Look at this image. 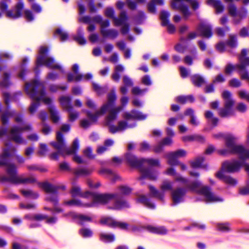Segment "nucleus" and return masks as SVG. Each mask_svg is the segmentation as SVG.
I'll return each instance as SVG.
<instances>
[{
	"label": "nucleus",
	"mask_w": 249,
	"mask_h": 249,
	"mask_svg": "<svg viewBox=\"0 0 249 249\" xmlns=\"http://www.w3.org/2000/svg\"><path fill=\"white\" fill-rule=\"evenodd\" d=\"M25 90L30 98L34 101L32 102L29 107V111L31 114H34L40 105V102L42 101L45 104L52 105V99L45 97L46 89L44 84L38 80H34L25 85Z\"/></svg>",
	"instance_id": "f257e3e1"
},
{
	"label": "nucleus",
	"mask_w": 249,
	"mask_h": 249,
	"mask_svg": "<svg viewBox=\"0 0 249 249\" xmlns=\"http://www.w3.org/2000/svg\"><path fill=\"white\" fill-rule=\"evenodd\" d=\"M56 139V142L53 141L50 142V145L57 150V152H53L50 155L49 157L51 160H58L59 155L65 157L66 155H72L77 153L79 148V141L77 139L74 140L71 148L66 147L62 132H57Z\"/></svg>",
	"instance_id": "f03ea898"
},
{
	"label": "nucleus",
	"mask_w": 249,
	"mask_h": 249,
	"mask_svg": "<svg viewBox=\"0 0 249 249\" xmlns=\"http://www.w3.org/2000/svg\"><path fill=\"white\" fill-rule=\"evenodd\" d=\"M125 159L127 163L133 168L138 169L141 173V176L138 179L142 181L145 178H148L150 180H156L157 175L156 172L151 167H144L143 166V158H138L131 152H127L125 154Z\"/></svg>",
	"instance_id": "7ed1b4c3"
},
{
	"label": "nucleus",
	"mask_w": 249,
	"mask_h": 249,
	"mask_svg": "<svg viewBox=\"0 0 249 249\" xmlns=\"http://www.w3.org/2000/svg\"><path fill=\"white\" fill-rule=\"evenodd\" d=\"M186 189L197 194L203 196L207 202L221 201L222 199L215 196L212 192V189L208 186H202L200 181L196 180L190 182L186 185Z\"/></svg>",
	"instance_id": "20e7f679"
},
{
	"label": "nucleus",
	"mask_w": 249,
	"mask_h": 249,
	"mask_svg": "<svg viewBox=\"0 0 249 249\" xmlns=\"http://www.w3.org/2000/svg\"><path fill=\"white\" fill-rule=\"evenodd\" d=\"M49 49L45 46H41L39 50V54L36 57V67L35 71L36 73L39 72V68L42 66H45L47 68L51 69H57L63 71L62 67L58 65L54 64V59L53 57H47Z\"/></svg>",
	"instance_id": "39448f33"
},
{
	"label": "nucleus",
	"mask_w": 249,
	"mask_h": 249,
	"mask_svg": "<svg viewBox=\"0 0 249 249\" xmlns=\"http://www.w3.org/2000/svg\"><path fill=\"white\" fill-rule=\"evenodd\" d=\"M224 140L225 145L229 149L230 153L238 154L239 159L241 160V156L243 153L245 154V156H249L248 154L249 153L245 151V148L243 145L235 144L236 138L232 134L230 133L226 134Z\"/></svg>",
	"instance_id": "423d86ee"
},
{
	"label": "nucleus",
	"mask_w": 249,
	"mask_h": 249,
	"mask_svg": "<svg viewBox=\"0 0 249 249\" xmlns=\"http://www.w3.org/2000/svg\"><path fill=\"white\" fill-rule=\"evenodd\" d=\"M222 97L224 100V107L218 111L219 115L222 118H225L232 114L231 109L235 104V101L231 98V93L227 90H224Z\"/></svg>",
	"instance_id": "0eeeda50"
},
{
	"label": "nucleus",
	"mask_w": 249,
	"mask_h": 249,
	"mask_svg": "<svg viewBox=\"0 0 249 249\" xmlns=\"http://www.w3.org/2000/svg\"><path fill=\"white\" fill-rule=\"evenodd\" d=\"M186 151L183 149H179L175 151L170 152L166 154L165 157L168 159V163L171 166H177L179 163L178 158L185 157Z\"/></svg>",
	"instance_id": "6e6552de"
},
{
	"label": "nucleus",
	"mask_w": 249,
	"mask_h": 249,
	"mask_svg": "<svg viewBox=\"0 0 249 249\" xmlns=\"http://www.w3.org/2000/svg\"><path fill=\"white\" fill-rule=\"evenodd\" d=\"M243 162L234 160L232 162L226 161L222 163L221 170L223 172L232 173L238 172L243 166Z\"/></svg>",
	"instance_id": "1a4fd4ad"
},
{
	"label": "nucleus",
	"mask_w": 249,
	"mask_h": 249,
	"mask_svg": "<svg viewBox=\"0 0 249 249\" xmlns=\"http://www.w3.org/2000/svg\"><path fill=\"white\" fill-rule=\"evenodd\" d=\"M187 193V189L178 187L172 192L171 196L173 200L172 206L176 205L184 201V197Z\"/></svg>",
	"instance_id": "9d476101"
},
{
	"label": "nucleus",
	"mask_w": 249,
	"mask_h": 249,
	"mask_svg": "<svg viewBox=\"0 0 249 249\" xmlns=\"http://www.w3.org/2000/svg\"><path fill=\"white\" fill-rule=\"evenodd\" d=\"M117 196V193L95 194L93 195V201L95 203L106 204L114 197H116Z\"/></svg>",
	"instance_id": "9b49d317"
},
{
	"label": "nucleus",
	"mask_w": 249,
	"mask_h": 249,
	"mask_svg": "<svg viewBox=\"0 0 249 249\" xmlns=\"http://www.w3.org/2000/svg\"><path fill=\"white\" fill-rule=\"evenodd\" d=\"M116 99L117 97L115 90L112 89L107 95V103L103 105L101 107L102 113H106L107 110L113 108L115 105Z\"/></svg>",
	"instance_id": "f8f14e48"
},
{
	"label": "nucleus",
	"mask_w": 249,
	"mask_h": 249,
	"mask_svg": "<svg viewBox=\"0 0 249 249\" xmlns=\"http://www.w3.org/2000/svg\"><path fill=\"white\" fill-rule=\"evenodd\" d=\"M25 131L23 127L14 126L10 131L11 135V140L17 143L20 144L23 142V140L21 137V133Z\"/></svg>",
	"instance_id": "ddd939ff"
},
{
	"label": "nucleus",
	"mask_w": 249,
	"mask_h": 249,
	"mask_svg": "<svg viewBox=\"0 0 249 249\" xmlns=\"http://www.w3.org/2000/svg\"><path fill=\"white\" fill-rule=\"evenodd\" d=\"M114 198H115V200L113 205L112 206H108V209L120 210L124 208H129L130 206L128 202L122 196L120 197L118 194V196Z\"/></svg>",
	"instance_id": "4468645a"
},
{
	"label": "nucleus",
	"mask_w": 249,
	"mask_h": 249,
	"mask_svg": "<svg viewBox=\"0 0 249 249\" xmlns=\"http://www.w3.org/2000/svg\"><path fill=\"white\" fill-rule=\"evenodd\" d=\"M199 33V36L203 37L209 38L213 36L212 27L211 25L205 22H201L197 27Z\"/></svg>",
	"instance_id": "2eb2a0df"
},
{
	"label": "nucleus",
	"mask_w": 249,
	"mask_h": 249,
	"mask_svg": "<svg viewBox=\"0 0 249 249\" xmlns=\"http://www.w3.org/2000/svg\"><path fill=\"white\" fill-rule=\"evenodd\" d=\"M16 151V148L14 147H12L10 149L8 148L4 149L2 154L0 156V165L7 166L9 164L8 158L13 156Z\"/></svg>",
	"instance_id": "dca6fc26"
},
{
	"label": "nucleus",
	"mask_w": 249,
	"mask_h": 249,
	"mask_svg": "<svg viewBox=\"0 0 249 249\" xmlns=\"http://www.w3.org/2000/svg\"><path fill=\"white\" fill-rule=\"evenodd\" d=\"M235 70L239 74V72H243L245 70V68L243 66L240 65L239 63L236 65H233L231 63H229L225 67L224 72L227 75H230Z\"/></svg>",
	"instance_id": "f3484780"
},
{
	"label": "nucleus",
	"mask_w": 249,
	"mask_h": 249,
	"mask_svg": "<svg viewBox=\"0 0 249 249\" xmlns=\"http://www.w3.org/2000/svg\"><path fill=\"white\" fill-rule=\"evenodd\" d=\"M216 178L222 180L226 184L232 186H235L237 183V180L229 176H226L224 174L222 171H219L215 175Z\"/></svg>",
	"instance_id": "a211bd4d"
},
{
	"label": "nucleus",
	"mask_w": 249,
	"mask_h": 249,
	"mask_svg": "<svg viewBox=\"0 0 249 249\" xmlns=\"http://www.w3.org/2000/svg\"><path fill=\"white\" fill-rule=\"evenodd\" d=\"M59 101L63 108L68 112H72L73 108L71 105V98L70 96H62L59 98Z\"/></svg>",
	"instance_id": "6ab92c4d"
},
{
	"label": "nucleus",
	"mask_w": 249,
	"mask_h": 249,
	"mask_svg": "<svg viewBox=\"0 0 249 249\" xmlns=\"http://www.w3.org/2000/svg\"><path fill=\"white\" fill-rule=\"evenodd\" d=\"M145 228L150 232L154 234L165 235L167 233V230L164 226L154 227L149 225L146 226Z\"/></svg>",
	"instance_id": "aec40b11"
},
{
	"label": "nucleus",
	"mask_w": 249,
	"mask_h": 249,
	"mask_svg": "<svg viewBox=\"0 0 249 249\" xmlns=\"http://www.w3.org/2000/svg\"><path fill=\"white\" fill-rule=\"evenodd\" d=\"M39 187L43 189L46 193L57 194L59 186H54L48 182H38Z\"/></svg>",
	"instance_id": "412c9836"
},
{
	"label": "nucleus",
	"mask_w": 249,
	"mask_h": 249,
	"mask_svg": "<svg viewBox=\"0 0 249 249\" xmlns=\"http://www.w3.org/2000/svg\"><path fill=\"white\" fill-rule=\"evenodd\" d=\"M100 33L104 38H110L111 39L116 38L119 35L118 31L114 29H100Z\"/></svg>",
	"instance_id": "4be33fe9"
},
{
	"label": "nucleus",
	"mask_w": 249,
	"mask_h": 249,
	"mask_svg": "<svg viewBox=\"0 0 249 249\" xmlns=\"http://www.w3.org/2000/svg\"><path fill=\"white\" fill-rule=\"evenodd\" d=\"M248 51L246 49L241 50L240 54L238 56L239 64L243 66L245 69L249 67V57H247Z\"/></svg>",
	"instance_id": "5701e85b"
},
{
	"label": "nucleus",
	"mask_w": 249,
	"mask_h": 249,
	"mask_svg": "<svg viewBox=\"0 0 249 249\" xmlns=\"http://www.w3.org/2000/svg\"><path fill=\"white\" fill-rule=\"evenodd\" d=\"M205 160V158L202 156L197 157L194 161H190L191 166L192 168L196 169L198 168H202L207 169V165H203Z\"/></svg>",
	"instance_id": "b1692460"
},
{
	"label": "nucleus",
	"mask_w": 249,
	"mask_h": 249,
	"mask_svg": "<svg viewBox=\"0 0 249 249\" xmlns=\"http://www.w3.org/2000/svg\"><path fill=\"white\" fill-rule=\"evenodd\" d=\"M6 172L11 178H14V180L17 181L18 178V170L17 166L14 163H9L7 166Z\"/></svg>",
	"instance_id": "393cba45"
},
{
	"label": "nucleus",
	"mask_w": 249,
	"mask_h": 249,
	"mask_svg": "<svg viewBox=\"0 0 249 249\" xmlns=\"http://www.w3.org/2000/svg\"><path fill=\"white\" fill-rule=\"evenodd\" d=\"M137 201L142 203L147 208L150 209H155L156 205L154 203H152L150 199L148 198L144 195H141L137 199Z\"/></svg>",
	"instance_id": "a878e982"
},
{
	"label": "nucleus",
	"mask_w": 249,
	"mask_h": 249,
	"mask_svg": "<svg viewBox=\"0 0 249 249\" xmlns=\"http://www.w3.org/2000/svg\"><path fill=\"white\" fill-rule=\"evenodd\" d=\"M176 101L178 103L184 105L187 103H194L195 101V98L192 94L188 95H179L176 97Z\"/></svg>",
	"instance_id": "bb28decb"
},
{
	"label": "nucleus",
	"mask_w": 249,
	"mask_h": 249,
	"mask_svg": "<svg viewBox=\"0 0 249 249\" xmlns=\"http://www.w3.org/2000/svg\"><path fill=\"white\" fill-rule=\"evenodd\" d=\"M207 3L209 6L213 7L217 13H220L224 10V7L220 0H207Z\"/></svg>",
	"instance_id": "cd10ccee"
},
{
	"label": "nucleus",
	"mask_w": 249,
	"mask_h": 249,
	"mask_svg": "<svg viewBox=\"0 0 249 249\" xmlns=\"http://www.w3.org/2000/svg\"><path fill=\"white\" fill-rule=\"evenodd\" d=\"M72 217L73 218L78 220V224L82 226L84 225V222L92 221V218L91 217L82 214L73 213L72 215Z\"/></svg>",
	"instance_id": "c85d7f7f"
},
{
	"label": "nucleus",
	"mask_w": 249,
	"mask_h": 249,
	"mask_svg": "<svg viewBox=\"0 0 249 249\" xmlns=\"http://www.w3.org/2000/svg\"><path fill=\"white\" fill-rule=\"evenodd\" d=\"M48 110L50 118L53 123H57L59 120V112L53 105L49 106Z\"/></svg>",
	"instance_id": "c756f323"
},
{
	"label": "nucleus",
	"mask_w": 249,
	"mask_h": 249,
	"mask_svg": "<svg viewBox=\"0 0 249 249\" xmlns=\"http://www.w3.org/2000/svg\"><path fill=\"white\" fill-rule=\"evenodd\" d=\"M191 80L193 84L196 87H201L205 83L204 78L201 75L196 74L191 77Z\"/></svg>",
	"instance_id": "7c9ffc66"
},
{
	"label": "nucleus",
	"mask_w": 249,
	"mask_h": 249,
	"mask_svg": "<svg viewBox=\"0 0 249 249\" xmlns=\"http://www.w3.org/2000/svg\"><path fill=\"white\" fill-rule=\"evenodd\" d=\"M93 170L88 168H79L75 169L73 173L77 177L87 176L92 173Z\"/></svg>",
	"instance_id": "2f4dec72"
},
{
	"label": "nucleus",
	"mask_w": 249,
	"mask_h": 249,
	"mask_svg": "<svg viewBox=\"0 0 249 249\" xmlns=\"http://www.w3.org/2000/svg\"><path fill=\"white\" fill-rule=\"evenodd\" d=\"M121 107H118L116 108H112L109 110V113L107 118V122L111 123L117 118V114L122 110Z\"/></svg>",
	"instance_id": "473e14b6"
},
{
	"label": "nucleus",
	"mask_w": 249,
	"mask_h": 249,
	"mask_svg": "<svg viewBox=\"0 0 249 249\" xmlns=\"http://www.w3.org/2000/svg\"><path fill=\"white\" fill-rule=\"evenodd\" d=\"M112 18L115 26H122L128 23V17H110Z\"/></svg>",
	"instance_id": "72a5a7b5"
},
{
	"label": "nucleus",
	"mask_w": 249,
	"mask_h": 249,
	"mask_svg": "<svg viewBox=\"0 0 249 249\" xmlns=\"http://www.w3.org/2000/svg\"><path fill=\"white\" fill-rule=\"evenodd\" d=\"M99 238L101 241L105 243H111L115 240V236L113 233H101Z\"/></svg>",
	"instance_id": "f704fd0d"
},
{
	"label": "nucleus",
	"mask_w": 249,
	"mask_h": 249,
	"mask_svg": "<svg viewBox=\"0 0 249 249\" xmlns=\"http://www.w3.org/2000/svg\"><path fill=\"white\" fill-rule=\"evenodd\" d=\"M149 189L153 197L157 198L161 201H164V194L163 192H160L152 185H149Z\"/></svg>",
	"instance_id": "c9c22d12"
},
{
	"label": "nucleus",
	"mask_w": 249,
	"mask_h": 249,
	"mask_svg": "<svg viewBox=\"0 0 249 249\" xmlns=\"http://www.w3.org/2000/svg\"><path fill=\"white\" fill-rule=\"evenodd\" d=\"M64 204L69 206H76L79 207H90L93 206L92 204H83L79 199H72L69 201H65Z\"/></svg>",
	"instance_id": "e433bc0d"
},
{
	"label": "nucleus",
	"mask_w": 249,
	"mask_h": 249,
	"mask_svg": "<svg viewBox=\"0 0 249 249\" xmlns=\"http://www.w3.org/2000/svg\"><path fill=\"white\" fill-rule=\"evenodd\" d=\"M172 7L181 11L183 13H187L188 9L186 7L182 5L181 0H174L172 2Z\"/></svg>",
	"instance_id": "4c0bfd02"
},
{
	"label": "nucleus",
	"mask_w": 249,
	"mask_h": 249,
	"mask_svg": "<svg viewBox=\"0 0 249 249\" xmlns=\"http://www.w3.org/2000/svg\"><path fill=\"white\" fill-rule=\"evenodd\" d=\"M128 227L129 224L127 223L118 221L114 219L111 228H119L122 230L128 231Z\"/></svg>",
	"instance_id": "58836bf2"
},
{
	"label": "nucleus",
	"mask_w": 249,
	"mask_h": 249,
	"mask_svg": "<svg viewBox=\"0 0 249 249\" xmlns=\"http://www.w3.org/2000/svg\"><path fill=\"white\" fill-rule=\"evenodd\" d=\"M183 1H186L187 2H188L192 8V9L194 10H197L200 5V2L198 1V0H181V3L183 6L186 7L188 8L186 6L184 5L183 3ZM188 9V8H187ZM183 14L186 15H189L190 14V13L189 12V9H188L187 13L184 14L181 11H180Z\"/></svg>",
	"instance_id": "ea45409f"
},
{
	"label": "nucleus",
	"mask_w": 249,
	"mask_h": 249,
	"mask_svg": "<svg viewBox=\"0 0 249 249\" xmlns=\"http://www.w3.org/2000/svg\"><path fill=\"white\" fill-rule=\"evenodd\" d=\"M92 87L93 90L96 92L99 95L105 94L108 90L107 86H105L101 87L94 82H92Z\"/></svg>",
	"instance_id": "a19ab883"
},
{
	"label": "nucleus",
	"mask_w": 249,
	"mask_h": 249,
	"mask_svg": "<svg viewBox=\"0 0 249 249\" xmlns=\"http://www.w3.org/2000/svg\"><path fill=\"white\" fill-rule=\"evenodd\" d=\"M86 114L87 117L90 119V121L91 123L96 122L98 117L100 115H103L105 113H102L101 108L100 110L96 111L94 114H92L90 111L87 110Z\"/></svg>",
	"instance_id": "79ce46f5"
},
{
	"label": "nucleus",
	"mask_w": 249,
	"mask_h": 249,
	"mask_svg": "<svg viewBox=\"0 0 249 249\" xmlns=\"http://www.w3.org/2000/svg\"><path fill=\"white\" fill-rule=\"evenodd\" d=\"M74 40L77 42L80 45H84L86 44L87 41L83 36V33L81 29H78L77 31V36L73 38Z\"/></svg>",
	"instance_id": "37998d69"
},
{
	"label": "nucleus",
	"mask_w": 249,
	"mask_h": 249,
	"mask_svg": "<svg viewBox=\"0 0 249 249\" xmlns=\"http://www.w3.org/2000/svg\"><path fill=\"white\" fill-rule=\"evenodd\" d=\"M136 123L128 124L126 121H120L118 123V127L120 131H124L127 128H133L136 126Z\"/></svg>",
	"instance_id": "c03bdc74"
},
{
	"label": "nucleus",
	"mask_w": 249,
	"mask_h": 249,
	"mask_svg": "<svg viewBox=\"0 0 249 249\" xmlns=\"http://www.w3.org/2000/svg\"><path fill=\"white\" fill-rule=\"evenodd\" d=\"M20 192L23 196L26 197H31L33 199H36L39 196V195L37 193L31 190H22Z\"/></svg>",
	"instance_id": "a18cd8bd"
},
{
	"label": "nucleus",
	"mask_w": 249,
	"mask_h": 249,
	"mask_svg": "<svg viewBox=\"0 0 249 249\" xmlns=\"http://www.w3.org/2000/svg\"><path fill=\"white\" fill-rule=\"evenodd\" d=\"M226 44L231 48L237 47L238 43L236 36L233 35H230L229 39L226 42Z\"/></svg>",
	"instance_id": "49530a36"
},
{
	"label": "nucleus",
	"mask_w": 249,
	"mask_h": 249,
	"mask_svg": "<svg viewBox=\"0 0 249 249\" xmlns=\"http://www.w3.org/2000/svg\"><path fill=\"white\" fill-rule=\"evenodd\" d=\"M70 193L73 198L77 196L80 197L82 193L81 188L79 186L74 185L71 187Z\"/></svg>",
	"instance_id": "de8ad7c7"
},
{
	"label": "nucleus",
	"mask_w": 249,
	"mask_h": 249,
	"mask_svg": "<svg viewBox=\"0 0 249 249\" xmlns=\"http://www.w3.org/2000/svg\"><path fill=\"white\" fill-rule=\"evenodd\" d=\"M114 219L110 216L103 217L99 221V223L103 225H106L111 228Z\"/></svg>",
	"instance_id": "09e8293b"
},
{
	"label": "nucleus",
	"mask_w": 249,
	"mask_h": 249,
	"mask_svg": "<svg viewBox=\"0 0 249 249\" xmlns=\"http://www.w3.org/2000/svg\"><path fill=\"white\" fill-rule=\"evenodd\" d=\"M36 182V179L34 177H30L26 178H18L16 184H26V183H33Z\"/></svg>",
	"instance_id": "8fccbe9b"
},
{
	"label": "nucleus",
	"mask_w": 249,
	"mask_h": 249,
	"mask_svg": "<svg viewBox=\"0 0 249 249\" xmlns=\"http://www.w3.org/2000/svg\"><path fill=\"white\" fill-rule=\"evenodd\" d=\"M143 164L146 163L148 165L150 166H158L160 167V162L159 160L158 159H155L153 158H148V159H144L143 158Z\"/></svg>",
	"instance_id": "3c124183"
},
{
	"label": "nucleus",
	"mask_w": 249,
	"mask_h": 249,
	"mask_svg": "<svg viewBox=\"0 0 249 249\" xmlns=\"http://www.w3.org/2000/svg\"><path fill=\"white\" fill-rule=\"evenodd\" d=\"M131 113L133 114L134 120H144L147 118V115L143 114L142 112L138 111L136 109H132L131 110Z\"/></svg>",
	"instance_id": "603ef678"
},
{
	"label": "nucleus",
	"mask_w": 249,
	"mask_h": 249,
	"mask_svg": "<svg viewBox=\"0 0 249 249\" xmlns=\"http://www.w3.org/2000/svg\"><path fill=\"white\" fill-rule=\"evenodd\" d=\"M10 74L7 72H4L3 74V78L2 81L0 83V86L8 88L11 85L10 81Z\"/></svg>",
	"instance_id": "864d4df0"
},
{
	"label": "nucleus",
	"mask_w": 249,
	"mask_h": 249,
	"mask_svg": "<svg viewBox=\"0 0 249 249\" xmlns=\"http://www.w3.org/2000/svg\"><path fill=\"white\" fill-rule=\"evenodd\" d=\"M79 233L84 238H89L92 236V231L88 228H82L79 230Z\"/></svg>",
	"instance_id": "5fc2aeb1"
},
{
	"label": "nucleus",
	"mask_w": 249,
	"mask_h": 249,
	"mask_svg": "<svg viewBox=\"0 0 249 249\" xmlns=\"http://www.w3.org/2000/svg\"><path fill=\"white\" fill-rule=\"evenodd\" d=\"M217 229L222 232H229L231 231L230 225L229 223H218Z\"/></svg>",
	"instance_id": "6e6d98bb"
},
{
	"label": "nucleus",
	"mask_w": 249,
	"mask_h": 249,
	"mask_svg": "<svg viewBox=\"0 0 249 249\" xmlns=\"http://www.w3.org/2000/svg\"><path fill=\"white\" fill-rule=\"evenodd\" d=\"M213 113L211 111H206L205 113V117L206 119L212 118V123L214 127L217 126L218 122V119L216 117H213Z\"/></svg>",
	"instance_id": "4d7b16f0"
},
{
	"label": "nucleus",
	"mask_w": 249,
	"mask_h": 249,
	"mask_svg": "<svg viewBox=\"0 0 249 249\" xmlns=\"http://www.w3.org/2000/svg\"><path fill=\"white\" fill-rule=\"evenodd\" d=\"M99 173L100 174H107L108 175L112 176L114 177V180H116L120 178L119 175L113 173L112 170L107 168H103L99 171Z\"/></svg>",
	"instance_id": "13d9d810"
},
{
	"label": "nucleus",
	"mask_w": 249,
	"mask_h": 249,
	"mask_svg": "<svg viewBox=\"0 0 249 249\" xmlns=\"http://www.w3.org/2000/svg\"><path fill=\"white\" fill-rule=\"evenodd\" d=\"M45 200L47 201H49L53 203V205L54 206H57L58 204V198L57 193V194H53L51 195L50 196H48L46 197Z\"/></svg>",
	"instance_id": "bf43d9fd"
},
{
	"label": "nucleus",
	"mask_w": 249,
	"mask_h": 249,
	"mask_svg": "<svg viewBox=\"0 0 249 249\" xmlns=\"http://www.w3.org/2000/svg\"><path fill=\"white\" fill-rule=\"evenodd\" d=\"M163 3V0H153L148 4V10L151 13H154L155 10V4H161Z\"/></svg>",
	"instance_id": "052dcab7"
},
{
	"label": "nucleus",
	"mask_w": 249,
	"mask_h": 249,
	"mask_svg": "<svg viewBox=\"0 0 249 249\" xmlns=\"http://www.w3.org/2000/svg\"><path fill=\"white\" fill-rule=\"evenodd\" d=\"M229 85L232 88H237L242 85L241 82L236 78H233L229 81Z\"/></svg>",
	"instance_id": "680f3d73"
},
{
	"label": "nucleus",
	"mask_w": 249,
	"mask_h": 249,
	"mask_svg": "<svg viewBox=\"0 0 249 249\" xmlns=\"http://www.w3.org/2000/svg\"><path fill=\"white\" fill-rule=\"evenodd\" d=\"M119 189L121 191V193L125 196L129 195L131 194L132 191L131 188L126 185H122L119 186Z\"/></svg>",
	"instance_id": "e2e57ef3"
},
{
	"label": "nucleus",
	"mask_w": 249,
	"mask_h": 249,
	"mask_svg": "<svg viewBox=\"0 0 249 249\" xmlns=\"http://www.w3.org/2000/svg\"><path fill=\"white\" fill-rule=\"evenodd\" d=\"M230 27L228 26H225L224 28L218 27L216 29V33L218 36L223 37L225 35V32L230 31Z\"/></svg>",
	"instance_id": "0e129e2a"
},
{
	"label": "nucleus",
	"mask_w": 249,
	"mask_h": 249,
	"mask_svg": "<svg viewBox=\"0 0 249 249\" xmlns=\"http://www.w3.org/2000/svg\"><path fill=\"white\" fill-rule=\"evenodd\" d=\"M55 33L60 36V40L61 41H65L68 39V34L67 33L63 32L59 28H57L55 30Z\"/></svg>",
	"instance_id": "69168bd1"
},
{
	"label": "nucleus",
	"mask_w": 249,
	"mask_h": 249,
	"mask_svg": "<svg viewBox=\"0 0 249 249\" xmlns=\"http://www.w3.org/2000/svg\"><path fill=\"white\" fill-rule=\"evenodd\" d=\"M83 154L89 159H94L95 158V155L92 153V149L90 147H88L84 149Z\"/></svg>",
	"instance_id": "338daca9"
},
{
	"label": "nucleus",
	"mask_w": 249,
	"mask_h": 249,
	"mask_svg": "<svg viewBox=\"0 0 249 249\" xmlns=\"http://www.w3.org/2000/svg\"><path fill=\"white\" fill-rule=\"evenodd\" d=\"M238 95L242 99H245L249 103V93L245 90H242L238 91Z\"/></svg>",
	"instance_id": "774afa93"
}]
</instances>
